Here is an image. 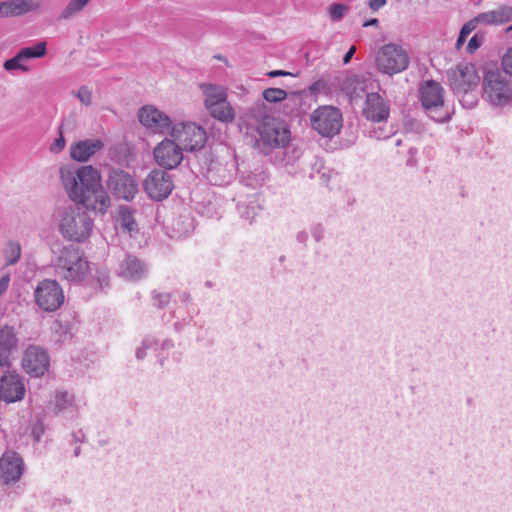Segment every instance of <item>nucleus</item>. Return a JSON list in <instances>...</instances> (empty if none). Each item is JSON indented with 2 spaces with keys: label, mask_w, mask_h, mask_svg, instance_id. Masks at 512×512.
<instances>
[{
  "label": "nucleus",
  "mask_w": 512,
  "mask_h": 512,
  "mask_svg": "<svg viewBox=\"0 0 512 512\" xmlns=\"http://www.w3.org/2000/svg\"><path fill=\"white\" fill-rule=\"evenodd\" d=\"M261 140L272 148L284 147L290 140V130L278 119L266 117L258 127Z\"/></svg>",
  "instance_id": "13"
},
{
  "label": "nucleus",
  "mask_w": 512,
  "mask_h": 512,
  "mask_svg": "<svg viewBox=\"0 0 512 512\" xmlns=\"http://www.w3.org/2000/svg\"><path fill=\"white\" fill-rule=\"evenodd\" d=\"M91 0H70L59 15L60 19H70L80 12Z\"/></svg>",
  "instance_id": "29"
},
{
  "label": "nucleus",
  "mask_w": 512,
  "mask_h": 512,
  "mask_svg": "<svg viewBox=\"0 0 512 512\" xmlns=\"http://www.w3.org/2000/svg\"><path fill=\"white\" fill-rule=\"evenodd\" d=\"M107 189L115 198L132 201L139 191V184L135 177L120 168H110L106 180Z\"/></svg>",
  "instance_id": "8"
},
{
  "label": "nucleus",
  "mask_w": 512,
  "mask_h": 512,
  "mask_svg": "<svg viewBox=\"0 0 512 512\" xmlns=\"http://www.w3.org/2000/svg\"><path fill=\"white\" fill-rule=\"evenodd\" d=\"M51 262L55 274L60 279L74 284L82 282L89 271V262L83 252L73 245L54 251Z\"/></svg>",
  "instance_id": "2"
},
{
  "label": "nucleus",
  "mask_w": 512,
  "mask_h": 512,
  "mask_svg": "<svg viewBox=\"0 0 512 512\" xmlns=\"http://www.w3.org/2000/svg\"><path fill=\"white\" fill-rule=\"evenodd\" d=\"M311 124L322 136L332 137L342 127V114L332 106L319 107L311 115Z\"/></svg>",
  "instance_id": "11"
},
{
  "label": "nucleus",
  "mask_w": 512,
  "mask_h": 512,
  "mask_svg": "<svg viewBox=\"0 0 512 512\" xmlns=\"http://www.w3.org/2000/svg\"><path fill=\"white\" fill-rule=\"evenodd\" d=\"M23 61L24 60L17 53L14 57H12L4 62V68L7 71H12V70H16V69H19L22 71H27L28 68L22 64Z\"/></svg>",
  "instance_id": "36"
},
{
  "label": "nucleus",
  "mask_w": 512,
  "mask_h": 512,
  "mask_svg": "<svg viewBox=\"0 0 512 512\" xmlns=\"http://www.w3.org/2000/svg\"><path fill=\"white\" fill-rule=\"evenodd\" d=\"M24 473V462L14 451H6L0 458V479L6 486L20 481Z\"/></svg>",
  "instance_id": "17"
},
{
  "label": "nucleus",
  "mask_w": 512,
  "mask_h": 512,
  "mask_svg": "<svg viewBox=\"0 0 512 512\" xmlns=\"http://www.w3.org/2000/svg\"><path fill=\"white\" fill-rule=\"evenodd\" d=\"M158 341L153 337H146L143 339L140 347L136 349L135 356L138 360H142L146 357L147 349L157 346Z\"/></svg>",
  "instance_id": "35"
},
{
  "label": "nucleus",
  "mask_w": 512,
  "mask_h": 512,
  "mask_svg": "<svg viewBox=\"0 0 512 512\" xmlns=\"http://www.w3.org/2000/svg\"><path fill=\"white\" fill-rule=\"evenodd\" d=\"M356 52V47L351 46L343 57V63L348 64Z\"/></svg>",
  "instance_id": "49"
},
{
  "label": "nucleus",
  "mask_w": 512,
  "mask_h": 512,
  "mask_svg": "<svg viewBox=\"0 0 512 512\" xmlns=\"http://www.w3.org/2000/svg\"><path fill=\"white\" fill-rule=\"evenodd\" d=\"M375 63L380 73L392 76L406 70L410 59L402 46L388 43L377 51Z\"/></svg>",
  "instance_id": "6"
},
{
  "label": "nucleus",
  "mask_w": 512,
  "mask_h": 512,
  "mask_svg": "<svg viewBox=\"0 0 512 512\" xmlns=\"http://www.w3.org/2000/svg\"><path fill=\"white\" fill-rule=\"evenodd\" d=\"M118 223L123 231L133 232L137 230V224L132 210L127 206H121L119 209Z\"/></svg>",
  "instance_id": "27"
},
{
  "label": "nucleus",
  "mask_w": 512,
  "mask_h": 512,
  "mask_svg": "<svg viewBox=\"0 0 512 512\" xmlns=\"http://www.w3.org/2000/svg\"><path fill=\"white\" fill-rule=\"evenodd\" d=\"M507 30L508 31H512V25Z\"/></svg>",
  "instance_id": "58"
},
{
  "label": "nucleus",
  "mask_w": 512,
  "mask_h": 512,
  "mask_svg": "<svg viewBox=\"0 0 512 512\" xmlns=\"http://www.w3.org/2000/svg\"><path fill=\"white\" fill-rule=\"evenodd\" d=\"M32 434L37 441H40V434H39V431H37L36 427L33 429Z\"/></svg>",
  "instance_id": "54"
},
{
  "label": "nucleus",
  "mask_w": 512,
  "mask_h": 512,
  "mask_svg": "<svg viewBox=\"0 0 512 512\" xmlns=\"http://www.w3.org/2000/svg\"><path fill=\"white\" fill-rule=\"evenodd\" d=\"M447 78L453 92L464 97L471 98L468 102L470 107L475 104V97L471 94L480 82V76L476 71V67L472 63H459L455 68L447 71Z\"/></svg>",
  "instance_id": "3"
},
{
  "label": "nucleus",
  "mask_w": 512,
  "mask_h": 512,
  "mask_svg": "<svg viewBox=\"0 0 512 512\" xmlns=\"http://www.w3.org/2000/svg\"><path fill=\"white\" fill-rule=\"evenodd\" d=\"M36 305L45 312L58 310L65 301L61 285L53 279H44L38 283L34 291Z\"/></svg>",
  "instance_id": "9"
},
{
  "label": "nucleus",
  "mask_w": 512,
  "mask_h": 512,
  "mask_svg": "<svg viewBox=\"0 0 512 512\" xmlns=\"http://www.w3.org/2000/svg\"><path fill=\"white\" fill-rule=\"evenodd\" d=\"M97 281L99 282V287L104 288L109 285V276L104 272H100L97 276Z\"/></svg>",
  "instance_id": "46"
},
{
  "label": "nucleus",
  "mask_w": 512,
  "mask_h": 512,
  "mask_svg": "<svg viewBox=\"0 0 512 512\" xmlns=\"http://www.w3.org/2000/svg\"><path fill=\"white\" fill-rule=\"evenodd\" d=\"M287 92L281 88H267L263 91V98L270 103L284 101Z\"/></svg>",
  "instance_id": "33"
},
{
  "label": "nucleus",
  "mask_w": 512,
  "mask_h": 512,
  "mask_svg": "<svg viewBox=\"0 0 512 512\" xmlns=\"http://www.w3.org/2000/svg\"><path fill=\"white\" fill-rule=\"evenodd\" d=\"M362 113L368 121L382 123L387 121L390 114V107L382 96L372 92L366 95Z\"/></svg>",
  "instance_id": "20"
},
{
  "label": "nucleus",
  "mask_w": 512,
  "mask_h": 512,
  "mask_svg": "<svg viewBox=\"0 0 512 512\" xmlns=\"http://www.w3.org/2000/svg\"><path fill=\"white\" fill-rule=\"evenodd\" d=\"M76 97L86 106L90 105L92 102V92L87 86H81L76 93Z\"/></svg>",
  "instance_id": "39"
},
{
  "label": "nucleus",
  "mask_w": 512,
  "mask_h": 512,
  "mask_svg": "<svg viewBox=\"0 0 512 512\" xmlns=\"http://www.w3.org/2000/svg\"><path fill=\"white\" fill-rule=\"evenodd\" d=\"M81 453V448L79 446H76V448L74 449V456L75 457H78Z\"/></svg>",
  "instance_id": "55"
},
{
  "label": "nucleus",
  "mask_w": 512,
  "mask_h": 512,
  "mask_svg": "<svg viewBox=\"0 0 512 512\" xmlns=\"http://www.w3.org/2000/svg\"><path fill=\"white\" fill-rule=\"evenodd\" d=\"M38 7L32 0L0 1V18L18 17Z\"/></svg>",
  "instance_id": "22"
},
{
  "label": "nucleus",
  "mask_w": 512,
  "mask_h": 512,
  "mask_svg": "<svg viewBox=\"0 0 512 512\" xmlns=\"http://www.w3.org/2000/svg\"><path fill=\"white\" fill-rule=\"evenodd\" d=\"M302 93L301 92H293L291 94H287L286 99L284 100V108L287 114L299 113V109L302 103Z\"/></svg>",
  "instance_id": "31"
},
{
  "label": "nucleus",
  "mask_w": 512,
  "mask_h": 512,
  "mask_svg": "<svg viewBox=\"0 0 512 512\" xmlns=\"http://www.w3.org/2000/svg\"><path fill=\"white\" fill-rule=\"evenodd\" d=\"M175 328L178 330L180 329V325H178L177 323L175 324Z\"/></svg>",
  "instance_id": "57"
},
{
  "label": "nucleus",
  "mask_w": 512,
  "mask_h": 512,
  "mask_svg": "<svg viewBox=\"0 0 512 512\" xmlns=\"http://www.w3.org/2000/svg\"><path fill=\"white\" fill-rule=\"evenodd\" d=\"M77 410L74 394L68 391H56L54 396V411L59 414L68 410Z\"/></svg>",
  "instance_id": "26"
},
{
  "label": "nucleus",
  "mask_w": 512,
  "mask_h": 512,
  "mask_svg": "<svg viewBox=\"0 0 512 512\" xmlns=\"http://www.w3.org/2000/svg\"><path fill=\"white\" fill-rule=\"evenodd\" d=\"M46 45V42L42 41L37 43L36 45L20 49L18 51V54L24 61L33 58H40L46 54Z\"/></svg>",
  "instance_id": "28"
},
{
  "label": "nucleus",
  "mask_w": 512,
  "mask_h": 512,
  "mask_svg": "<svg viewBox=\"0 0 512 512\" xmlns=\"http://www.w3.org/2000/svg\"><path fill=\"white\" fill-rule=\"evenodd\" d=\"M21 246L16 241L7 243L4 249V258L6 265H13L18 262L21 257Z\"/></svg>",
  "instance_id": "30"
},
{
  "label": "nucleus",
  "mask_w": 512,
  "mask_h": 512,
  "mask_svg": "<svg viewBox=\"0 0 512 512\" xmlns=\"http://www.w3.org/2000/svg\"><path fill=\"white\" fill-rule=\"evenodd\" d=\"M153 305L157 308H163L170 302V294L164 292H156L152 293Z\"/></svg>",
  "instance_id": "37"
},
{
  "label": "nucleus",
  "mask_w": 512,
  "mask_h": 512,
  "mask_svg": "<svg viewBox=\"0 0 512 512\" xmlns=\"http://www.w3.org/2000/svg\"><path fill=\"white\" fill-rule=\"evenodd\" d=\"M269 77H279V76H287L292 75L289 72L283 71V70H273L267 74Z\"/></svg>",
  "instance_id": "51"
},
{
  "label": "nucleus",
  "mask_w": 512,
  "mask_h": 512,
  "mask_svg": "<svg viewBox=\"0 0 512 512\" xmlns=\"http://www.w3.org/2000/svg\"><path fill=\"white\" fill-rule=\"evenodd\" d=\"M174 347V343L170 339H165L161 343V349L162 350H170Z\"/></svg>",
  "instance_id": "52"
},
{
  "label": "nucleus",
  "mask_w": 512,
  "mask_h": 512,
  "mask_svg": "<svg viewBox=\"0 0 512 512\" xmlns=\"http://www.w3.org/2000/svg\"><path fill=\"white\" fill-rule=\"evenodd\" d=\"M310 232L316 242H320L324 236V228L320 223L313 224L310 227Z\"/></svg>",
  "instance_id": "43"
},
{
  "label": "nucleus",
  "mask_w": 512,
  "mask_h": 512,
  "mask_svg": "<svg viewBox=\"0 0 512 512\" xmlns=\"http://www.w3.org/2000/svg\"><path fill=\"white\" fill-rule=\"evenodd\" d=\"M483 97L493 106H504L512 100V81L500 70H489L483 79Z\"/></svg>",
  "instance_id": "5"
},
{
  "label": "nucleus",
  "mask_w": 512,
  "mask_h": 512,
  "mask_svg": "<svg viewBox=\"0 0 512 512\" xmlns=\"http://www.w3.org/2000/svg\"><path fill=\"white\" fill-rule=\"evenodd\" d=\"M61 183L69 198L79 205H71L59 214V231L72 242L86 241L93 230L94 221L86 209L106 213L111 205L107 191L101 185V176L92 166H83L73 171L60 168Z\"/></svg>",
  "instance_id": "1"
},
{
  "label": "nucleus",
  "mask_w": 512,
  "mask_h": 512,
  "mask_svg": "<svg viewBox=\"0 0 512 512\" xmlns=\"http://www.w3.org/2000/svg\"><path fill=\"white\" fill-rule=\"evenodd\" d=\"M71 435H72L74 443L84 442L85 435H84V433L82 431L73 432Z\"/></svg>",
  "instance_id": "50"
},
{
  "label": "nucleus",
  "mask_w": 512,
  "mask_h": 512,
  "mask_svg": "<svg viewBox=\"0 0 512 512\" xmlns=\"http://www.w3.org/2000/svg\"><path fill=\"white\" fill-rule=\"evenodd\" d=\"M138 119L143 126L153 133H171L173 127L169 116L151 105L139 109Z\"/></svg>",
  "instance_id": "16"
},
{
  "label": "nucleus",
  "mask_w": 512,
  "mask_h": 512,
  "mask_svg": "<svg viewBox=\"0 0 512 512\" xmlns=\"http://www.w3.org/2000/svg\"><path fill=\"white\" fill-rule=\"evenodd\" d=\"M146 273L147 267L144 262L132 255H127L120 265V275L127 280L138 281Z\"/></svg>",
  "instance_id": "23"
},
{
  "label": "nucleus",
  "mask_w": 512,
  "mask_h": 512,
  "mask_svg": "<svg viewBox=\"0 0 512 512\" xmlns=\"http://www.w3.org/2000/svg\"><path fill=\"white\" fill-rule=\"evenodd\" d=\"M237 209L242 218L252 221L261 210L255 194L249 195L247 199L240 200L237 203Z\"/></svg>",
  "instance_id": "25"
},
{
  "label": "nucleus",
  "mask_w": 512,
  "mask_h": 512,
  "mask_svg": "<svg viewBox=\"0 0 512 512\" xmlns=\"http://www.w3.org/2000/svg\"><path fill=\"white\" fill-rule=\"evenodd\" d=\"M504 73L512 75V47L509 48L502 58Z\"/></svg>",
  "instance_id": "40"
},
{
  "label": "nucleus",
  "mask_w": 512,
  "mask_h": 512,
  "mask_svg": "<svg viewBox=\"0 0 512 512\" xmlns=\"http://www.w3.org/2000/svg\"><path fill=\"white\" fill-rule=\"evenodd\" d=\"M18 331L14 326H0V367L9 369L12 363V355L19 345Z\"/></svg>",
  "instance_id": "19"
},
{
  "label": "nucleus",
  "mask_w": 512,
  "mask_h": 512,
  "mask_svg": "<svg viewBox=\"0 0 512 512\" xmlns=\"http://www.w3.org/2000/svg\"><path fill=\"white\" fill-rule=\"evenodd\" d=\"M171 136L183 148L193 152L204 147L207 136L205 130L196 123H179L172 127Z\"/></svg>",
  "instance_id": "10"
},
{
  "label": "nucleus",
  "mask_w": 512,
  "mask_h": 512,
  "mask_svg": "<svg viewBox=\"0 0 512 512\" xmlns=\"http://www.w3.org/2000/svg\"><path fill=\"white\" fill-rule=\"evenodd\" d=\"M200 88L205 97V106L209 114L222 123H232L235 119V112L227 100L226 88L205 83H202Z\"/></svg>",
  "instance_id": "4"
},
{
  "label": "nucleus",
  "mask_w": 512,
  "mask_h": 512,
  "mask_svg": "<svg viewBox=\"0 0 512 512\" xmlns=\"http://www.w3.org/2000/svg\"><path fill=\"white\" fill-rule=\"evenodd\" d=\"M309 90L312 94H326L329 91L328 82L324 79H319L315 81L310 87Z\"/></svg>",
  "instance_id": "38"
},
{
  "label": "nucleus",
  "mask_w": 512,
  "mask_h": 512,
  "mask_svg": "<svg viewBox=\"0 0 512 512\" xmlns=\"http://www.w3.org/2000/svg\"><path fill=\"white\" fill-rule=\"evenodd\" d=\"M349 11V7L344 4H332L329 7V16L332 21L341 20L345 14Z\"/></svg>",
  "instance_id": "34"
},
{
  "label": "nucleus",
  "mask_w": 512,
  "mask_h": 512,
  "mask_svg": "<svg viewBox=\"0 0 512 512\" xmlns=\"http://www.w3.org/2000/svg\"><path fill=\"white\" fill-rule=\"evenodd\" d=\"M418 93L422 107L434 121L446 122L450 119L448 112H441L444 105V89L439 82L435 80L423 81Z\"/></svg>",
  "instance_id": "7"
},
{
  "label": "nucleus",
  "mask_w": 512,
  "mask_h": 512,
  "mask_svg": "<svg viewBox=\"0 0 512 512\" xmlns=\"http://www.w3.org/2000/svg\"><path fill=\"white\" fill-rule=\"evenodd\" d=\"M296 240L298 243L303 244L304 246L307 245L308 241V233L304 230L299 231L296 235Z\"/></svg>",
  "instance_id": "48"
},
{
  "label": "nucleus",
  "mask_w": 512,
  "mask_h": 512,
  "mask_svg": "<svg viewBox=\"0 0 512 512\" xmlns=\"http://www.w3.org/2000/svg\"><path fill=\"white\" fill-rule=\"evenodd\" d=\"M25 396V386L21 376L15 371L7 370L0 378V398L13 403Z\"/></svg>",
  "instance_id": "18"
},
{
  "label": "nucleus",
  "mask_w": 512,
  "mask_h": 512,
  "mask_svg": "<svg viewBox=\"0 0 512 512\" xmlns=\"http://www.w3.org/2000/svg\"><path fill=\"white\" fill-rule=\"evenodd\" d=\"M104 148L100 139H85L71 145L70 156L78 162H87L93 155Z\"/></svg>",
  "instance_id": "21"
},
{
  "label": "nucleus",
  "mask_w": 512,
  "mask_h": 512,
  "mask_svg": "<svg viewBox=\"0 0 512 512\" xmlns=\"http://www.w3.org/2000/svg\"><path fill=\"white\" fill-rule=\"evenodd\" d=\"M477 20L486 25H501L512 21V7L503 5L498 9L482 12L477 15Z\"/></svg>",
  "instance_id": "24"
},
{
  "label": "nucleus",
  "mask_w": 512,
  "mask_h": 512,
  "mask_svg": "<svg viewBox=\"0 0 512 512\" xmlns=\"http://www.w3.org/2000/svg\"><path fill=\"white\" fill-rule=\"evenodd\" d=\"M386 3H387V0H370L369 1V7L373 11H376V10L382 8L383 6H385Z\"/></svg>",
  "instance_id": "47"
},
{
  "label": "nucleus",
  "mask_w": 512,
  "mask_h": 512,
  "mask_svg": "<svg viewBox=\"0 0 512 512\" xmlns=\"http://www.w3.org/2000/svg\"><path fill=\"white\" fill-rule=\"evenodd\" d=\"M64 146H65V140L61 133L60 136L58 138H56L55 141L53 142V144L51 145L50 150L54 153H59L60 151L63 150Z\"/></svg>",
  "instance_id": "44"
},
{
  "label": "nucleus",
  "mask_w": 512,
  "mask_h": 512,
  "mask_svg": "<svg viewBox=\"0 0 512 512\" xmlns=\"http://www.w3.org/2000/svg\"><path fill=\"white\" fill-rule=\"evenodd\" d=\"M483 37L479 35H474L468 42L466 50L468 53H474L482 44Z\"/></svg>",
  "instance_id": "42"
},
{
  "label": "nucleus",
  "mask_w": 512,
  "mask_h": 512,
  "mask_svg": "<svg viewBox=\"0 0 512 512\" xmlns=\"http://www.w3.org/2000/svg\"><path fill=\"white\" fill-rule=\"evenodd\" d=\"M9 283L10 276L8 274H5L0 278V296L7 290Z\"/></svg>",
  "instance_id": "45"
},
{
  "label": "nucleus",
  "mask_w": 512,
  "mask_h": 512,
  "mask_svg": "<svg viewBox=\"0 0 512 512\" xmlns=\"http://www.w3.org/2000/svg\"><path fill=\"white\" fill-rule=\"evenodd\" d=\"M156 163L164 169H174L183 160V148L173 139L165 138L153 151Z\"/></svg>",
  "instance_id": "15"
},
{
  "label": "nucleus",
  "mask_w": 512,
  "mask_h": 512,
  "mask_svg": "<svg viewBox=\"0 0 512 512\" xmlns=\"http://www.w3.org/2000/svg\"><path fill=\"white\" fill-rule=\"evenodd\" d=\"M145 193L155 201H162L171 194L174 182L171 174L164 170L153 169L143 181Z\"/></svg>",
  "instance_id": "12"
},
{
  "label": "nucleus",
  "mask_w": 512,
  "mask_h": 512,
  "mask_svg": "<svg viewBox=\"0 0 512 512\" xmlns=\"http://www.w3.org/2000/svg\"><path fill=\"white\" fill-rule=\"evenodd\" d=\"M480 23L479 20H477V16L473 18L472 20L468 21L463 25V27L460 30L458 39L456 41V47L460 48L466 41L467 36L477 27V24Z\"/></svg>",
  "instance_id": "32"
},
{
  "label": "nucleus",
  "mask_w": 512,
  "mask_h": 512,
  "mask_svg": "<svg viewBox=\"0 0 512 512\" xmlns=\"http://www.w3.org/2000/svg\"><path fill=\"white\" fill-rule=\"evenodd\" d=\"M378 23H379L378 19H376V18H372V19H370V20H367V21L363 24V26H364V27L377 26V25H378Z\"/></svg>",
  "instance_id": "53"
},
{
  "label": "nucleus",
  "mask_w": 512,
  "mask_h": 512,
  "mask_svg": "<svg viewBox=\"0 0 512 512\" xmlns=\"http://www.w3.org/2000/svg\"><path fill=\"white\" fill-rule=\"evenodd\" d=\"M369 135L377 140H383L389 138L392 135V131L380 126L370 131Z\"/></svg>",
  "instance_id": "41"
},
{
  "label": "nucleus",
  "mask_w": 512,
  "mask_h": 512,
  "mask_svg": "<svg viewBox=\"0 0 512 512\" xmlns=\"http://www.w3.org/2000/svg\"><path fill=\"white\" fill-rule=\"evenodd\" d=\"M182 299H183L184 302L189 301L190 300V295L188 293H183Z\"/></svg>",
  "instance_id": "56"
},
{
  "label": "nucleus",
  "mask_w": 512,
  "mask_h": 512,
  "mask_svg": "<svg viewBox=\"0 0 512 512\" xmlns=\"http://www.w3.org/2000/svg\"><path fill=\"white\" fill-rule=\"evenodd\" d=\"M50 357L47 351L36 345H29L22 357V367L31 377L43 376L49 368Z\"/></svg>",
  "instance_id": "14"
}]
</instances>
